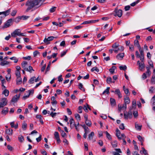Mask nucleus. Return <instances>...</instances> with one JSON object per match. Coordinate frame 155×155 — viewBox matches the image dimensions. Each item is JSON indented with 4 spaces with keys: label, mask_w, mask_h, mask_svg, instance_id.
Returning <instances> with one entry per match:
<instances>
[{
    "label": "nucleus",
    "mask_w": 155,
    "mask_h": 155,
    "mask_svg": "<svg viewBox=\"0 0 155 155\" xmlns=\"http://www.w3.org/2000/svg\"><path fill=\"white\" fill-rule=\"evenodd\" d=\"M116 68L115 66H112L111 68L109 69V71L111 74H113Z\"/></svg>",
    "instance_id": "obj_25"
},
{
    "label": "nucleus",
    "mask_w": 155,
    "mask_h": 155,
    "mask_svg": "<svg viewBox=\"0 0 155 155\" xmlns=\"http://www.w3.org/2000/svg\"><path fill=\"white\" fill-rule=\"evenodd\" d=\"M139 69L142 71V69L144 68H145V64L144 63H141V64L139 65Z\"/></svg>",
    "instance_id": "obj_27"
},
{
    "label": "nucleus",
    "mask_w": 155,
    "mask_h": 155,
    "mask_svg": "<svg viewBox=\"0 0 155 155\" xmlns=\"http://www.w3.org/2000/svg\"><path fill=\"white\" fill-rule=\"evenodd\" d=\"M46 0H28L25 5L27 8L26 12H28L29 10L34 8V9L38 8L43 4Z\"/></svg>",
    "instance_id": "obj_1"
},
{
    "label": "nucleus",
    "mask_w": 155,
    "mask_h": 155,
    "mask_svg": "<svg viewBox=\"0 0 155 155\" xmlns=\"http://www.w3.org/2000/svg\"><path fill=\"white\" fill-rule=\"evenodd\" d=\"M51 100L52 101V102H51L53 106L55 105H56L57 103V102L55 100V97L54 96L52 97L51 98Z\"/></svg>",
    "instance_id": "obj_12"
},
{
    "label": "nucleus",
    "mask_w": 155,
    "mask_h": 155,
    "mask_svg": "<svg viewBox=\"0 0 155 155\" xmlns=\"http://www.w3.org/2000/svg\"><path fill=\"white\" fill-rule=\"evenodd\" d=\"M110 100L111 106L112 107L115 106L116 105L115 100L112 98H111L110 99Z\"/></svg>",
    "instance_id": "obj_15"
},
{
    "label": "nucleus",
    "mask_w": 155,
    "mask_h": 155,
    "mask_svg": "<svg viewBox=\"0 0 155 155\" xmlns=\"http://www.w3.org/2000/svg\"><path fill=\"white\" fill-rule=\"evenodd\" d=\"M119 127L120 129H122V130H124L125 128L124 125L123 124H121L120 125Z\"/></svg>",
    "instance_id": "obj_62"
},
{
    "label": "nucleus",
    "mask_w": 155,
    "mask_h": 155,
    "mask_svg": "<svg viewBox=\"0 0 155 155\" xmlns=\"http://www.w3.org/2000/svg\"><path fill=\"white\" fill-rule=\"evenodd\" d=\"M116 14V15L119 17H120L122 15V10L120 9L117 10L116 8L114 10Z\"/></svg>",
    "instance_id": "obj_10"
},
{
    "label": "nucleus",
    "mask_w": 155,
    "mask_h": 155,
    "mask_svg": "<svg viewBox=\"0 0 155 155\" xmlns=\"http://www.w3.org/2000/svg\"><path fill=\"white\" fill-rule=\"evenodd\" d=\"M57 114L56 113H53L52 112L50 114V115L52 117H54Z\"/></svg>",
    "instance_id": "obj_56"
},
{
    "label": "nucleus",
    "mask_w": 155,
    "mask_h": 155,
    "mask_svg": "<svg viewBox=\"0 0 155 155\" xmlns=\"http://www.w3.org/2000/svg\"><path fill=\"white\" fill-rule=\"evenodd\" d=\"M28 62L26 61H23L21 64L22 68H23L25 70H26L27 68H26V66Z\"/></svg>",
    "instance_id": "obj_17"
},
{
    "label": "nucleus",
    "mask_w": 155,
    "mask_h": 155,
    "mask_svg": "<svg viewBox=\"0 0 155 155\" xmlns=\"http://www.w3.org/2000/svg\"><path fill=\"white\" fill-rule=\"evenodd\" d=\"M129 49L130 51H134V46L133 45H130L129 47Z\"/></svg>",
    "instance_id": "obj_59"
},
{
    "label": "nucleus",
    "mask_w": 155,
    "mask_h": 155,
    "mask_svg": "<svg viewBox=\"0 0 155 155\" xmlns=\"http://www.w3.org/2000/svg\"><path fill=\"white\" fill-rule=\"evenodd\" d=\"M124 118L125 119H127L128 118H131L132 117V111L130 110L128 112L124 113Z\"/></svg>",
    "instance_id": "obj_4"
},
{
    "label": "nucleus",
    "mask_w": 155,
    "mask_h": 155,
    "mask_svg": "<svg viewBox=\"0 0 155 155\" xmlns=\"http://www.w3.org/2000/svg\"><path fill=\"white\" fill-rule=\"evenodd\" d=\"M116 136L119 139L121 140V137L120 136V132L118 129H116Z\"/></svg>",
    "instance_id": "obj_16"
},
{
    "label": "nucleus",
    "mask_w": 155,
    "mask_h": 155,
    "mask_svg": "<svg viewBox=\"0 0 155 155\" xmlns=\"http://www.w3.org/2000/svg\"><path fill=\"white\" fill-rule=\"evenodd\" d=\"M75 116L76 119L78 120H81V117L80 115L78 114H75Z\"/></svg>",
    "instance_id": "obj_45"
},
{
    "label": "nucleus",
    "mask_w": 155,
    "mask_h": 155,
    "mask_svg": "<svg viewBox=\"0 0 155 155\" xmlns=\"http://www.w3.org/2000/svg\"><path fill=\"white\" fill-rule=\"evenodd\" d=\"M69 122L70 124L71 127H73L74 124H75L73 118H71L69 120Z\"/></svg>",
    "instance_id": "obj_20"
},
{
    "label": "nucleus",
    "mask_w": 155,
    "mask_h": 155,
    "mask_svg": "<svg viewBox=\"0 0 155 155\" xmlns=\"http://www.w3.org/2000/svg\"><path fill=\"white\" fill-rule=\"evenodd\" d=\"M133 114L134 117L136 118L138 116V114L137 111H133Z\"/></svg>",
    "instance_id": "obj_46"
},
{
    "label": "nucleus",
    "mask_w": 155,
    "mask_h": 155,
    "mask_svg": "<svg viewBox=\"0 0 155 155\" xmlns=\"http://www.w3.org/2000/svg\"><path fill=\"white\" fill-rule=\"evenodd\" d=\"M119 44L117 43L116 42L112 46V47L114 49H116L118 47Z\"/></svg>",
    "instance_id": "obj_49"
},
{
    "label": "nucleus",
    "mask_w": 155,
    "mask_h": 155,
    "mask_svg": "<svg viewBox=\"0 0 155 155\" xmlns=\"http://www.w3.org/2000/svg\"><path fill=\"white\" fill-rule=\"evenodd\" d=\"M8 112V108L7 107H4L2 111V114L6 115Z\"/></svg>",
    "instance_id": "obj_19"
},
{
    "label": "nucleus",
    "mask_w": 155,
    "mask_h": 155,
    "mask_svg": "<svg viewBox=\"0 0 155 155\" xmlns=\"http://www.w3.org/2000/svg\"><path fill=\"white\" fill-rule=\"evenodd\" d=\"M94 133L93 132H92L88 135V139L89 140L92 139L93 138V137L94 135Z\"/></svg>",
    "instance_id": "obj_28"
},
{
    "label": "nucleus",
    "mask_w": 155,
    "mask_h": 155,
    "mask_svg": "<svg viewBox=\"0 0 155 155\" xmlns=\"http://www.w3.org/2000/svg\"><path fill=\"white\" fill-rule=\"evenodd\" d=\"M139 51L140 54V57H139L140 58V59L142 62H143L144 61L143 51L142 49L139 50Z\"/></svg>",
    "instance_id": "obj_9"
},
{
    "label": "nucleus",
    "mask_w": 155,
    "mask_h": 155,
    "mask_svg": "<svg viewBox=\"0 0 155 155\" xmlns=\"http://www.w3.org/2000/svg\"><path fill=\"white\" fill-rule=\"evenodd\" d=\"M136 106V101L135 100L132 102V108H135Z\"/></svg>",
    "instance_id": "obj_52"
},
{
    "label": "nucleus",
    "mask_w": 155,
    "mask_h": 155,
    "mask_svg": "<svg viewBox=\"0 0 155 155\" xmlns=\"http://www.w3.org/2000/svg\"><path fill=\"white\" fill-rule=\"evenodd\" d=\"M25 71H29L30 73L32 72L31 71H34L32 67L30 66H29L28 68H27Z\"/></svg>",
    "instance_id": "obj_33"
},
{
    "label": "nucleus",
    "mask_w": 155,
    "mask_h": 155,
    "mask_svg": "<svg viewBox=\"0 0 155 155\" xmlns=\"http://www.w3.org/2000/svg\"><path fill=\"white\" fill-rule=\"evenodd\" d=\"M151 83L152 84H155V76L154 75L152 76Z\"/></svg>",
    "instance_id": "obj_37"
},
{
    "label": "nucleus",
    "mask_w": 155,
    "mask_h": 155,
    "mask_svg": "<svg viewBox=\"0 0 155 155\" xmlns=\"http://www.w3.org/2000/svg\"><path fill=\"white\" fill-rule=\"evenodd\" d=\"M134 44L135 46H137L139 50L142 49L140 47V45L138 41L137 40H135L134 41Z\"/></svg>",
    "instance_id": "obj_14"
},
{
    "label": "nucleus",
    "mask_w": 155,
    "mask_h": 155,
    "mask_svg": "<svg viewBox=\"0 0 155 155\" xmlns=\"http://www.w3.org/2000/svg\"><path fill=\"white\" fill-rule=\"evenodd\" d=\"M54 136L55 139L59 137V133L58 132H54Z\"/></svg>",
    "instance_id": "obj_53"
},
{
    "label": "nucleus",
    "mask_w": 155,
    "mask_h": 155,
    "mask_svg": "<svg viewBox=\"0 0 155 155\" xmlns=\"http://www.w3.org/2000/svg\"><path fill=\"white\" fill-rule=\"evenodd\" d=\"M78 87L79 88L81 91H85V89L84 88V87H83V85L82 83H80L79 84V85H78Z\"/></svg>",
    "instance_id": "obj_30"
},
{
    "label": "nucleus",
    "mask_w": 155,
    "mask_h": 155,
    "mask_svg": "<svg viewBox=\"0 0 155 155\" xmlns=\"http://www.w3.org/2000/svg\"><path fill=\"white\" fill-rule=\"evenodd\" d=\"M29 16L26 15H23L21 16V19L25 20L27 19L28 18H29Z\"/></svg>",
    "instance_id": "obj_51"
},
{
    "label": "nucleus",
    "mask_w": 155,
    "mask_h": 155,
    "mask_svg": "<svg viewBox=\"0 0 155 155\" xmlns=\"http://www.w3.org/2000/svg\"><path fill=\"white\" fill-rule=\"evenodd\" d=\"M124 53H121L118 54L116 56V58L118 59H122L123 57L124 56Z\"/></svg>",
    "instance_id": "obj_18"
},
{
    "label": "nucleus",
    "mask_w": 155,
    "mask_h": 155,
    "mask_svg": "<svg viewBox=\"0 0 155 155\" xmlns=\"http://www.w3.org/2000/svg\"><path fill=\"white\" fill-rule=\"evenodd\" d=\"M105 133L106 135L107 138L109 140H111V137L110 134L107 131H106Z\"/></svg>",
    "instance_id": "obj_40"
},
{
    "label": "nucleus",
    "mask_w": 155,
    "mask_h": 155,
    "mask_svg": "<svg viewBox=\"0 0 155 155\" xmlns=\"http://www.w3.org/2000/svg\"><path fill=\"white\" fill-rule=\"evenodd\" d=\"M54 37L53 36H50L48 37V38H45L44 41L47 44H48L50 43L49 41H52L54 38Z\"/></svg>",
    "instance_id": "obj_8"
},
{
    "label": "nucleus",
    "mask_w": 155,
    "mask_h": 155,
    "mask_svg": "<svg viewBox=\"0 0 155 155\" xmlns=\"http://www.w3.org/2000/svg\"><path fill=\"white\" fill-rule=\"evenodd\" d=\"M9 64V62L8 61H4L1 63L0 65L2 66H4L6 65H8Z\"/></svg>",
    "instance_id": "obj_31"
},
{
    "label": "nucleus",
    "mask_w": 155,
    "mask_h": 155,
    "mask_svg": "<svg viewBox=\"0 0 155 155\" xmlns=\"http://www.w3.org/2000/svg\"><path fill=\"white\" fill-rule=\"evenodd\" d=\"M17 12V10H13L11 12V15L12 16H14L16 15Z\"/></svg>",
    "instance_id": "obj_54"
},
{
    "label": "nucleus",
    "mask_w": 155,
    "mask_h": 155,
    "mask_svg": "<svg viewBox=\"0 0 155 155\" xmlns=\"http://www.w3.org/2000/svg\"><path fill=\"white\" fill-rule=\"evenodd\" d=\"M40 53L38 51H35L33 52L34 56L35 57L38 54H39Z\"/></svg>",
    "instance_id": "obj_60"
},
{
    "label": "nucleus",
    "mask_w": 155,
    "mask_h": 155,
    "mask_svg": "<svg viewBox=\"0 0 155 155\" xmlns=\"http://www.w3.org/2000/svg\"><path fill=\"white\" fill-rule=\"evenodd\" d=\"M51 64V61H50L49 62V64H48L47 67V68L46 69L45 73H46V72H47L50 69V67Z\"/></svg>",
    "instance_id": "obj_44"
},
{
    "label": "nucleus",
    "mask_w": 155,
    "mask_h": 155,
    "mask_svg": "<svg viewBox=\"0 0 155 155\" xmlns=\"http://www.w3.org/2000/svg\"><path fill=\"white\" fill-rule=\"evenodd\" d=\"M27 126V123L25 122L24 121L23 123L22 124V128L24 130H26Z\"/></svg>",
    "instance_id": "obj_23"
},
{
    "label": "nucleus",
    "mask_w": 155,
    "mask_h": 155,
    "mask_svg": "<svg viewBox=\"0 0 155 155\" xmlns=\"http://www.w3.org/2000/svg\"><path fill=\"white\" fill-rule=\"evenodd\" d=\"M41 136H42L41 135H39V137H38V138H37L36 139L37 141L38 142H39L41 140Z\"/></svg>",
    "instance_id": "obj_64"
},
{
    "label": "nucleus",
    "mask_w": 155,
    "mask_h": 155,
    "mask_svg": "<svg viewBox=\"0 0 155 155\" xmlns=\"http://www.w3.org/2000/svg\"><path fill=\"white\" fill-rule=\"evenodd\" d=\"M20 31L19 29H16L11 34V35L13 37H15L16 35L19 36Z\"/></svg>",
    "instance_id": "obj_6"
},
{
    "label": "nucleus",
    "mask_w": 155,
    "mask_h": 155,
    "mask_svg": "<svg viewBox=\"0 0 155 155\" xmlns=\"http://www.w3.org/2000/svg\"><path fill=\"white\" fill-rule=\"evenodd\" d=\"M18 140L20 142H22L24 141V138L22 135H19L18 137Z\"/></svg>",
    "instance_id": "obj_32"
},
{
    "label": "nucleus",
    "mask_w": 155,
    "mask_h": 155,
    "mask_svg": "<svg viewBox=\"0 0 155 155\" xmlns=\"http://www.w3.org/2000/svg\"><path fill=\"white\" fill-rule=\"evenodd\" d=\"M119 67L120 70H123L124 71H125L127 68V66L125 65L124 66H120Z\"/></svg>",
    "instance_id": "obj_47"
},
{
    "label": "nucleus",
    "mask_w": 155,
    "mask_h": 155,
    "mask_svg": "<svg viewBox=\"0 0 155 155\" xmlns=\"http://www.w3.org/2000/svg\"><path fill=\"white\" fill-rule=\"evenodd\" d=\"M140 2V0H138L137 1L134 2L130 4V5L132 6H134Z\"/></svg>",
    "instance_id": "obj_48"
},
{
    "label": "nucleus",
    "mask_w": 155,
    "mask_h": 155,
    "mask_svg": "<svg viewBox=\"0 0 155 155\" xmlns=\"http://www.w3.org/2000/svg\"><path fill=\"white\" fill-rule=\"evenodd\" d=\"M145 73L147 74L148 77H149L151 75V72L150 70H147Z\"/></svg>",
    "instance_id": "obj_63"
},
{
    "label": "nucleus",
    "mask_w": 155,
    "mask_h": 155,
    "mask_svg": "<svg viewBox=\"0 0 155 155\" xmlns=\"http://www.w3.org/2000/svg\"><path fill=\"white\" fill-rule=\"evenodd\" d=\"M152 40V38L151 36H150L147 37L146 41H150Z\"/></svg>",
    "instance_id": "obj_61"
},
{
    "label": "nucleus",
    "mask_w": 155,
    "mask_h": 155,
    "mask_svg": "<svg viewBox=\"0 0 155 155\" xmlns=\"http://www.w3.org/2000/svg\"><path fill=\"white\" fill-rule=\"evenodd\" d=\"M21 16H18L14 20V21L16 23H18L21 20Z\"/></svg>",
    "instance_id": "obj_36"
},
{
    "label": "nucleus",
    "mask_w": 155,
    "mask_h": 155,
    "mask_svg": "<svg viewBox=\"0 0 155 155\" xmlns=\"http://www.w3.org/2000/svg\"><path fill=\"white\" fill-rule=\"evenodd\" d=\"M2 94H4L5 96L7 97L9 95V91L8 90L5 89L4 90V91L2 92Z\"/></svg>",
    "instance_id": "obj_21"
},
{
    "label": "nucleus",
    "mask_w": 155,
    "mask_h": 155,
    "mask_svg": "<svg viewBox=\"0 0 155 155\" xmlns=\"http://www.w3.org/2000/svg\"><path fill=\"white\" fill-rule=\"evenodd\" d=\"M11 12V9L9 8L5 11L0 12V25L2 23V19H3L6 16L8 15Z\"/></svg>",
    "instance_id": "obj_2"
},
{
    "label": "nucleus",
    "mask_w": 155,
    "mask_h": 155,
    "mask_svg": "<svg viewBox=\"0 0 155 155\" xmlns=\"http://www.w3.org/2000/svg\"><path fill=\"white\" fill-rule=\"evenodd\" d=\"M22 82V79L20 77H17L16 79V84H19Z\"/></svg>",
    "instance_id": "obj_22"
},
{
    "label": "nucleus",
    "mask_w": 155,
    "mask_h": 155,
    "mask_svg": "<svg viewBox=\"0 0 155 155\" xmlns=\"http://www.w3.org/2000/svg\"><path fill=\"white\" fill-rule=\"evenodd\" d=\"M8 103V100L6 98H3L0 99V108L6 106Z\"/></svg>",
    "instance_id": "obj_3"
},
{
    "label": "nucleus",
    "mask_w": 155,
    "mask_h": 155,
    "mask_svg": "<svg viewBox=\"0 0 155 155\" xmlns=\"http://www.w3.org/2000/svg\"><path fill=\"white\" fill-rule=\"evenodd\" d=\"M11 75L10 74H8L5 77L6 80L8 81L10 80Z\"/></svg>",
    "instance_id": "obj_42"
},
{
    "label": "nucleus",
    "mask_w": 155,
    "mask_h": 155,
    "mask_svg": "<svg viewBox=\"0 0 155 155\" xmlns=\"http://www.w3.org/2000/svg\"><path fill=\"white\" fill-rule=\"evenodd\" d=\"M10 59L11 60H13L14 61V62L15 63H17L18 61V60L16 58V57H13L11 58H10Z\"/></svg>",
    "instance_id": "obj_41"
},
{
    "label": "nucleus",
    "mask_w": 155,
    "mask_h": 155,
    "mask_svg": "<svg viewBox=\"0 0 155 155\" xmlns=\"http://www.w3.org/2000/svg\"><path fill=\"white\" fill-rule=\"evenodd\" d=\"M137 138H138V140L141 142H143V140L142 137L140 135H138L137 136Z\"/></svg>",
    "instance_id": "obj_57"
},
{
    "label": "nucleus",
    "mask_w": 155,
    "mask_h": 155,
    "mask_svg": "<svg viewBox=\"0 0 155 155\" xmlns=\"http://www.w3.org/2000/svg\"><path fill=\"white\" fill-rule=\"evenodd\" d=\"M124 103L126 104H129L130 102V99L128 97L126 96L125 98H124Z\"/></svg>",
    "instance_id": "obj_24"
},
{
    "label": "nucleus",
    "mask_w": 155,
    "mask_h": 155,
    "mask_svg": "<svg viewBox=\"0 0 155 155\" xmlns=\"http://www.w3.org/2000/svg\"><path fill=\"white\" fill-rule=\"evenodd\" d=\"M106 82L107 83L109 84L112 82V78L110 77H108L107 78Z\"/></svg>",
    "instance_id": "obj_29"
},
{
    "label": "nucleus",
    "mask_w": 155,
    "mask_h": 155,
    "mask_svg": "<svg viewBox=\"0 0 155 155\" xmlns=\"http://www.w3.org/2000/svg\"><path fill=\"white\" fill-rule=\"evenodd\" d=\"M34 92V91L33 90H29L27 91H26V92L28 94H29V95H30L31 94H33Z\"/></svg>",
    "instance_id": "obj_50"
},
{
    "label": "nucleus",
    "mask_w": 155,
    "mask_h": 155,
    "mask_svg": "<svg viewBox=\"0 0 155 155\" xmlns=\"http://www.w3.org/2000/svg\"><path fill=\"white\" fill-rule=\"evenodd\" d=\"M56 7H55L51 8L50 10V12H54L56 10Z\"/></svg>",
    "instance_id": "obj_58"
},
{
    "label": "nucleus",
    "mask_w": 155,
    "mask_h": 155,
    "mask_svg": "<svg viewBox=\"0 0 155 155\" xmlns=\"http://www.w3.org/2000/svg\"><path fill=\"white\" fill-rule=\"evenodd\" d=\"M114 93L116 94H117L118 96V97L119 98H120L122 97V96L120 92V90L119 89H116L114 91Z\"/></svg>",
    "instance_id": "obj_11"
},
{
    "label": "nucleus",
    "mask_w": 155,
    "mask_h": 155,
    "mask_svg": "<svg viewBox=\"0 0 155 155\" xmlns=\"http://www.w3.org/2000/svg\"><path fill=\"white\" fill-rule=\"evenodd\" d=\"M67 50H66V51H63L62 52L61 54V56H60L61 57H62L64 56L66 54L67 52Z\"/></svg>",
    "instance_id": "obj_55"
},
{
    "label": "nucleus",
    "mask_w": 155,
    "mask_h": 155,
    "mask_svg": "<svg viewBox=\"0 0 155 155\" xmlns=\"http://www.w3.org/2000/svg\"><path fill=\"white\" fill-rule=\"evenodd\" d=\"M127 108V104L124 103L123 104L122 106H120V107H119V110H120L121 109L126 110Z\"/></svg>",
    "instance_id": "obj_26"
},
{
    "label": "nucleus",
    "mask_w": 155,
    "mask_h": 155,
    "mask_svg": "<svg viewBox=\"0 0 155 155\" xmlns=\"http://www.w3.org/2000/svg\"><path fill=\"white\" fill-rule=\"evenodd\" d=\"M5 132L8 135H12L13 134V130L12 129H6Z\"/></svg>",
    "instance_id": "obj_13"
},
{
    "label": "nucleus",
    "mask_w": 155,
    "mask_h": 155,
    "mask_svg": "<svg viewBox=\"0 0 155 155\" xmlns=\"http://www.w3.org/2000/svg\"><path fill=\"white\" fill-rule=\"evenodd\" d=\"M85 122L86 124L89 127L91 126V121L90 120H85Z\"/></svg>",
    "instance_id": "obj_39"
},
{
    "label": "nucleus",
    "mask_w": 155,
    "mask_h": 155,
    "mask_svg": "<svg viewBox=\"0 0 155 155\" xmlns=\"http://www.w3.org/2000/svg\"><path fill=\"white\" fill-rule=\"evenodd\" d=\"M110 88L109 87H107V89L105 90L103 93V94H104L105 93H107V94H108L109 93V89Z\"/></svg>",
    "instance_id": "obj_43"
},
{
    "label": "nucleus",
    "mask_w": 155,
    "mask_h": 155,
    "mask_svg": "<svg viewBox=\"0 0 155 155\" xmlns=\"http://www.w3.org/2000/svg\"><path fill=\"white\" fill-rule=\"evenodd\" d=\"M91 72H93L94 71H95L97 72H98L99 71V69L97 68L96 67H93L91 69Z\"/></svg>",
    "instance_id": "obj_38"
},
{
    "label": "nucleus",
    "mask_w": 155,
    "mask_h": 155,
    "mask_svg": "<svg viewBox=\"0 0 155 155\" xmlns=\"http://www.w3.org/2000/svg\"><path fill=\"white\" fill-rule=\"evenodd\" d=\"M12 19L10 18L5 23L3 26L4 28H7L9 27L12 24Z\"/></svg>",
    "instance_id": "obj_5"
},
{
    "label": "nucleus",
    "mask_w": 155,
    "mask_h": 155,
    "mask_svg": "<svg viewBox=\"0 0 155 155\" xmlns=\"http://www.w3.org/2000/svg\"><path fill=\"white\" fill-rule=\"evenodd\" d=\"M141 125H139L138 124H135V127L136 130H140L141 129Z\"/></svg>",
    "instance_id": "obj_35"
},
{
    "label": "nucleus",
    "mask_w": 155,
    "mask_h": 155,
    "mask_svg": "<svg viewBox=\"0 0 155 155\" xmlns=\"http://www.w3.org/2000/svg\"><path fill=\"white\" fill-rule=\"evenodd\" d=\"M35 78V77H33L31 78L28 81V83L30 84L33 83Z\"/></svg>",
    "instance_id": "obj_34"
},
{
    "label": "nucleus",
    "mask_w": 155,
    "mask_h": 155,
    "mask_svg": "<svg viewBox=\"0 0 155 155\" xmlns=\"http://www.w3.org/2000/svg\"><path fill=\"white\" fill-rule=\"evenodd\" d=\"M20 94H19L18 95H16L14 96L11 101V102L14 103L16 102L18 100L20 97Z\"/></svg>",
    "instance_id": "obj_7"
}]
</instances>
